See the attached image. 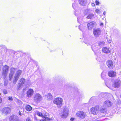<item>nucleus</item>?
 Returning a JSON list of instances; mask_svg holds the SVG:
<instances>
[{"mask_svg": "<svg viewBox=\"0 0 121 121\" xmlns=\"http://www.w3.org/2000/svg\"><path fill=\"white\" fill-rule=\"evenodd\" d=\"M3 93L4 94H6L7 93V91L5 90V89H4V90H3Z\"/></svg>", "mask_w": 121, "mask_h": 121, "instance_id": "nucleus-33", "label": "nucleus"}, {"mask_svg": "<svg viewBox=\"0 0 121 121\" xmlns=\"http://www.w3.org/2000/svg\"><path fill=\"white\" fill-rule=\"evenodd\" d=\"M26 83L25 79L23 78H22L19 81V83L17 87V90H20L22 87L25 86Z\"/></svg>", "mask_w": 121, "mask_h": 121, "instance_id": "nucleus-3", "label": "nucleus"}, {"mask_svg": "<svg viewBox=\"0 0 121 121\" xmlns=\"http://www.w3.org/2000/svg\"><path fill=\"white\" fill-rule=\"evenodd\" d=\"M50 120V118L47 117H45L44 118V119L42 120H39L38 121H48Z\"/></svg>", "mask_w": 121, "mask_h": 121, "instance_id": "nucleus-25", "label": "nucleus"}, {"mask_svg": "<svg viewBox=\"0 0 121 121\" xmlns=\"http://www.w3.org/2000/svg\"><path fill=\"white\" fill-rule=\"evenodd\" d=\"M36 113L37 114V115L41 117H43L44 116V115L41 112L39 111H37L36 112Z\"/></svg>", "mask_w": 121, "mask_h": 121, "instance_id": "nucleus-26", "label": "nucleus"}, {"mask_svg": "<svg viewBox=\"0 0 121 121\" xmlns=\"http://www.w3.org/2000/svg\"><path fill=\"white\" fill-rule=\"evenodd\" d=\"M75 5H76V4L75 3H73V4L72 6H73V8L74 9L75 8Z\"/></svg>", "mask_w": 121, "mask_h": 121, "instance_id": "nucleus-35", "label": "nucleus"}, {"mask_svg": "<svg viewBox=\"0 0 121 121\" xmlns=\"http://www.w3.org/2000/svg\"><path fill=\"white\" fill-rule=\"evenodd\" d=\"M74 118H73V117H72V118H71L70 120L71 121H74Z\"/></svg>", "mask_w": 121, "mask_h": 121, "instance_id": "nucleus-37", "label": "nucleus"}, {"mask_svg": "<svg viewBox=\"0 0 121 121\" xmlns=\"http://www.w3.org/2000/svg\"><path fill=\"white\" fill-rule=\"evenodd\" d=\"M121 81L118 80H116V81L113 83L112 86L113 87L115 88H118L121 85Z\"/></svg>", "mask_w": 121, "mask_h": 121, "instance_id": "nucleus-10", "label": "nucleus"}, {"mask_svg": "<svg viewBox=\"0 0 121 121\" xmlns=\"http://www.w3.org/2000/svg\"><path fill=\"white\" fill-rule=\"evenodd\" d=\"M95 24L96 23L94 22H92L88 23L87 25L88 29L89 30L91 29Z\"/></svg>", "mask_w": 121, "mask_h": 121, "instance_id": "nucleus-13", "label": "nucleus"}, {"mask_svg": "<svg viewBox=\"0 0 121 121\" xmlns=\"http://www.w3.org/2000/svg\"><path fill=\"white\" fill-rule=\"evenodd\" d=\"M85 43L86 44L88 45H89V43Z\"/></svg>", "mask_w": 121, "mask_h": 121, "instance_id": "nucleus-45", "label": "nucleus"}, {"mask_svg": "<svg viewBox=\"0 0 121 121\" xmlns=\"http://www.w3.org/2000/svg\"><path fill=\"white\" fill-rule=\"evenodd\" d=\"M2 102V99L1 97H0V104Z\"/></svg>", "mask_w": 121, "mask_h": 121, "instance_id": "nucleus-40", "label": "nucleus"}, {"mask_svg": "<svg viewBox=\"0 0 121 121\" xmlns=\"http://www.w3.org/2000/svg\"><path fill=\"white\" fill-rule=\"evenodd\" d=\"M8 99L9 100L12 101L13 100V98L11 97H8Z\"/></svg>", "mask_w": 121, "mask_h": 121, "instance_id": "nucleus-31", "label": "nucleus"}, {"mask_svg": "<svg viewBox=\"0 0 121 121\" xmlns=\"http://www.w3.org/2000/svg\"><path fill=\"white\" fill-rule=\"evenodd\" d=\"M45 96H47L48 98L49 99L51 100L52 99V96L50 93H48Z\"/></svg>", "mask_w": 121, "mask_h": 121, "instance_id": "nucleus-24", "label": "nucleus"}, {"mask_svg": "<svg viewBox=\"0 0 121 121\" xmlns=\"http://www.w3.org/2000/svg\"><path fill=\"white\" fill-rule=\"evenodd\" d=\"M23 114V112L22 111H19V114L20 116H22Z\"/></svg>", "mask_w": 121, "mask_h": 121, "instance_id": "nucleus-32", "label": "nucleus"}, {"mask_svg": "<svg viewBox=\"0 0 121 121\" xmlns=\"http://www.w3.org/2000/svg\"><path fill=\"white\" fill-rule=\"evenodd\" d=\"M94 16V15L93 14L91 13L89 14L86 17L87 19H91L93 18Z\"/></svg>", "mask_w": 121, "mask_h": 121, "instance_id": "nucleus-27", "label": "nucleus"}, {"mask_svg": "<svg viewBox=\"0 0 121 121\" xmlns=\"http://www.w3.org/2000/svg\"><path fill=\"white\" fill-rule=\"evenodd\" d=\"M69 110L68 108H64L63 112L60 114V115L63 118H66L68 116Z\"/></svg>", "mask_w": 121, "mask_h": 121, "instance_id": "nucleus-5", "label": "nucleus"}, {"mask_svg": "<svg viewBox=\"0 0 121 121\" xmlns=\"http://www.w3.org/2000/svg\"><path fill=\"white\" fill-rule=\"evenodd\" d=\"M107 64L108 67L110 69L112 68L113 66V63L111 60H108L107 62Z\"/></svg>", "mask_w": 121, "mask_h": 121, "instance_id": "nucleus-17", "label": "nucleus"}, {"mask_svg": "<svg viewBox=\"0 0 121 121\" xmlns=\"http://www.w3.org/2000/svg\"><path fill=\"white\" fill-rule=\"evenodd\" d=\"M104 104L106 106L109 107L111 106L112 105V102L109 100H106L104 102Z\"/></svg>", "mask_w": 121, "mask_h": 121, "instance_id": "nucleus-19", "label": "nucleus"}, {"mask_svg": "<svg viewBox=\"0 0 121 121\" xmlns=\"http://www.w3.org/2000/svg\"><path fill=\"white\" fill-rule=\"evenodd\" d=\"M9 69V67L7 65H5L3 66L2 68V76L4 78L7 76Z\"/></svg>", "mask_w": 121, "mask_h": 121, "instance_id": "nucleus-4", "label": "nucleus"}, {"mask_svg": "<svg viewBox=\"0 0 121 121\" xmlns=\"http://www.w3.org/2000/svg\"><path fill=\"white\" fill-rule=\"evenodd\" d=\"M108 42L109 43H111V40H109L108 41Z\"/></svg>", "mask_w": 121, "mask_h": 121, "instance_id": "nucleus-42", "label": "nucleus"}, {"mask_svg": "<svg viewBox=\"0 0 121 121\" xmlns=\"http://www.w3.org/2000/svg\"><path fill=\"white\" fill-rule=\"evenodd\" d=\"M100 112L102 113H106L107 112V109L105 107L102 106L100 107L99 108Z\"/></svg>", "mask_w": 121, "mask_h": 121, "instance_id": "nucleus-16", "label": "nucleus"}, {"mask_svg": "<svg viewBox=\"0 0 121 121\" xmlns=\"http://www.w3.org/2000/svg\"><path fill=\"white\" fill-rule=\"evenodd\" d=\"M26 121H31V120L29 118H27L26 119Z\"/></svg>", "mask_w": 121, "mask_h": 121, "instance_id": "nucleus-36", "label": "nucleus"}, {"mask_svg": "<svg viewBox=\"0 0 121 121\" xmlns=\"http://www.w3.org/2000/svg\"><path fill=\"white\" fill-rule=\"evenodd\" d=\"M96 4L97 5H98L99 4V2L98 1L96 0L95 1Z\"/></svg>", "mask_w": 121, "mask_h": 121, "instance_id": "nucleus-34", "label": "nucleus"}, {"mask_svg": "<svg viewBox=\"0 0 121 121\" xmlns=\"http://www.w3.org/2000/svg\"><path fill=\"white\" fill-rule=\"evenodd\" d=\"M106 12H105L104 11L103 13V14L105 15L106 14Z\"/></svg>", "mask_w": 121, "mask_h": 121, "instance_id": "nucleus-41", "label": "nucleus"}, {"mask_svg": "<svg viewBox=\"0 0 121 121\" xmlns=\"http://www.w3.org/2000/svg\"><path fill=\"white\" fill-rule=\"evenodd\" d=\"M22 73V71L20 70H18L16 71L13 81V84L16 83Z\"/></svg>", "mask_w": 121, "mask_h": 121, "instance_id": "nucleus-2", "label": "nucleus"}, {"mask_svg": "<svg viewBox=\"0 0 121 121\" xmlns=\"http://www.w3.org/2000/svg\"><path fill=\"white\" fill-rule=\"evenodd\" d=\"M34 93V91L32 89H29L26 92V97L29 98L32 96Z\"/></svg>", "mask_w": 121, "mask_h": 121, "instance_id": "nucleus-12", "label": "nucleus"}, {"mask_svg": "<svg viewBox=\"0 0 121 121\" xmlns=\"http://www.w3.org/2000/svg\"><path fill=\"white\" fill-rule=\"evenodd\" d=\"M10 111V108L9 107H5L2 110V113L6 114L9 113Z\"/></svg>", "mask_w": 121, "mask_h": 121, "instance_id": "nucleus-15", "label": "nucleus"}, {"mask_svg": "<svg viewBox=\"0 0 121 121\" xmlns=\"http://www.w3.org/2000/svg\"><path fill=\"white\" fill-rule=\"evenodd\" d=\"M63 102V99L60 97H57L54 98L53 101V103L57 105L59 108H60L62 106Z\"/></svg>", "mask_w": 121, "mask_h": 121, "instance_id": "nucleus-1", "label": "nucleus"}, {"mask_svg": "<svg viewBox=\"0 0 121 121\" xmlns=\"http://www.w3.org/2000/svg\"><path fill=\"white\" fill-rule=\"evenodd\" d=\"M76 115L78 117L83 119L85 117L86 114L83 111H79L77 113Z\"/></svg>", "mask_w": 121, "mask_h": 121, "instance_id": "nucleus-9", "label": "nucleus"}, {"mask_svg": "<svg viewBox=\"0 0 121 121\" xmlns=\"http://www.w3.org/2000/svg\"><path fill=\"white\" fill-rule=\"evenodd\" d=\"M42 99L41 95L39 93H36L34 97V100L36 103H39Z\"/></svg>", "mask_w": 121, "mask_h": 121, "instance_id": "nucleus-6", "label": "nucleus"}, {"mask_svg": "<svg viewBox=\"0 0 121 121\" xmlns=\"http://www.w3.org/2000/svg\"><path fill=\"white\" fill-rule=\"evenodd\" d=\"M102 51L103 52L106 53H109L110 52L109 48L106 47L103 48L102 49Z\"/></svg>", "mask_w": 121, "mask_h": 121, "instance_id": "nucleus-18", "label": "nucleus"}, {"mask_svg": "<svg viewBox=\"0 0 121 121\" xmlns=\"http://www.w3.org/2000/svg\"><path fill=\"white\" fill-rule=\"evenodd\" d=\"M91 5L92 6H94L95 5V4L94 3H92L91 4Z\"/></svg>", "mask_w": 121, "mask_h": 121, "instance_id": "nucleus-39", "label": "nucleus"}, {"mask_svg": "<svg viewBox=\"0 0 121 121\" xmlns=\"http://www.w3.org/2000/svg\"><path fill=\"white\" fill-rule=\"evenodd\" d=\"M105 43L104 41L100 42L98 43L99 46L100 47L103 46L104 45Z\"/></svg>", "mask_w": 121, "mask_h": 121, "instance_id": "nucleus-28", "label": "nucleus"}, {"mask_svg": "<svg viewBox=\"0 0 121 121\" xmlns=\"http://www.w3.org/2000/svg\"><path fill=\"white\" fill-rule=\"evenodd\" d=\"M13 75L9 74V80L10 81L12 79L13 77Z\"/></svg>", "mask_w": 121, "mask_h": 121, "instance_id": "nucleus-29", "label": "nucleus"}, {"mask_svg": "<svg viewBox=\"0 0 121 121\" xmlns=\"http://www.w3.org/2000/svg\"><path fill=\"white\" fill-rule=\"evenodd\" d=\"M18 116L16 115H12L9 118L10 121H21L19 120Z\"/></svg>", "mask_w": 121, "mask_h": 121, "instance_id": "nucleus-11", "label": "nucleus"}, {"mask_svg": "<svg viewBox=\"0 0 121 121\" xmlns=\"http://www.w3.org/2000/svg\"><path fill=\"white\" fill-rule=\"evenodd\" d=\"M98 116L99 117H101V116H100V115H99V114H98Z\"/></svg>", "mask_w": 121, "mask_h": 121, "instance_id": "nucleus-44", "label": "nucleus"}, {"mask_svg": "<svg viewBox=\"0 0 121 121\" xmlns=\"http://www.w3.org/2000/svg\"><path fill=\"white\" fill-rule=\"evenodd\" d=\"M94 121H101L100 120H98V119H95Z\"/></svg>", "mask_w": 121, "mask_h": 121, "instance_id": "nucleus-38", "label": "nucleus"}, {"mask_svg": "<svg viewBox=\"0 0 121 121\" xmlns=\"http://www.w3.org/2000/svg\"><path fill=\"white\" fill-rule=\"evenodd\" d=\"M101 30L100 28H97L94 29L93 33L95 37H98L101 34Z\"/></svg>", "mask_w": 121, "mask_h": 121, "instance_id": "nucleus-7", "label": "nucleus"}, {"mask_svg": "<svg viewBox=\"0 0 121 121\" xmlns=\"http://www.w3.org/2000/svg\"><path fill=\"white\" fill-rule=\"evenodd\" d=\"M99 106H96L93 107L91 109V113L94 115H97L99 111Z\"/></svg>", "mask_w": 121, "mask_h": 121, "instance_id": "nucleus-8", "label": "nucleus"}, {"mask_svg": "<svg viewBox=\"0 0 121 121\" xmlns=\"http://www.w3.org/2000/svg\"><path fill=\"white\" fill-rule=\"evenodd\" d=\"M85 24L80 25L79 26V28L80 30L82 31L85 29Z\"/></svg>", "mask_w": 121, "mask_h": 121, "instance_id": "nucleus-22", "label": "nucleus"}, {"mask_svg": "<svg viewBox=\"0 0 121 121\" xmlns=\"http://www.w3.org/2000/svg\"><path fill=\"white\" fill-rule=\"evenodd\" d=\"M79 4L82 5H85L87 2V0H79Z\"/></svg>", "mask_w": 121, "mask_h": 121, "instance_id": "nucleus-20", "label": "nucleus"}, {"mask_svg": "<svg viewBox=\"0 0 121 121\" xmlns=\"http://www.w3.org/2000/svg\"><path fill=\"white\" fill-rule=\"evenodd\" d=\"M116 73L113 71H110L108 72V76L110 77H115L116 76Z\"/></svg>", "mask_w": 121, "mask_h": 121, "instance_id": "nucleus-14", "label": "nucleus"}, {"mask_svg": "<svg viewBox=\"0 0 121 121\" xmlns=\"http://www.w3.org/2000/svg\"><path fill=\"white\" fill-rule=\"evenodd\" d=\"M103 25V23H101V24H100V25L101 26H102V25Z\"/></svg>", "mask_w": 121, "mask_h": 121, "instance_id": "nucleus-43", "label": "nucleus"}, {"mask_svg": "<svg viewBox=\"0 0 121 121\" xmlns=\"http://www.w3.org/2000/svg\"><path fill=\"white\" fill-rule=\"evenodd\" d=\"M93 47H92V50H93V51H94V49H93Z\"/></svg>", "mask_w": 121, "mask_h": 121, "instance_id": "nucleus-46", "label": "nucleus"}, {"mask_svg": "<svg viewBox=\"0 0 121 121\" xmlns=\"http://www.w3.org/2000/svg\"><path fill=\"white\" fill-rule=\"evenodd\" d=\"M16 70V69L14 68H12L10 69L9 74L13 75Z\"/></svg>", "mask_w": 121, "mask_h": 121, "instance_id": "nucleus-21", "label": "nucleus"}, {"mask_svg": "<svg viewBox=\"0 0 121 121\" xmlns=\"http://www.w3.org/2000/svg\"><path fill=\"white\" fill-rule=\"evenodd\" d=\"M95 12L99 14L101 13V12L100 10L98 9H96L95 11Z\"/></svg>", "mask_w": 121, "mask_h": 121, "instance_id": "nucleus-30", "label": "nucleus"}, {"mask_svg": "<svg viewBox=\"0 0 121 121\" xmlns=\"http://www.w3.org/2000/svg\"><path fill=\"white\" fill-rule=\"evenodd\" d=\"M32 108L30 105H28L26 106V110L28 111H30L31 110Z\"/></svg>", "mask_w": 121, "mask_h": 121, "instance_id": "nucleus-23", "label": "nucleus"}]
</instances>
